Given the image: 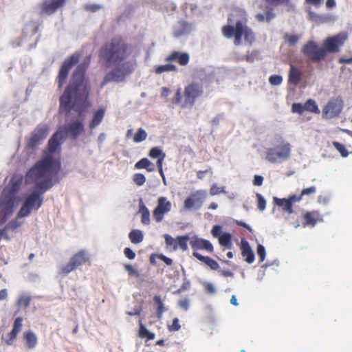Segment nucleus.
Here are the masks:
<instances>
[{"mask_svg": "<svg viewBox=\"0 0 352 352\" xmlns=\"http://www.w3.org/2000/svg\"><path fill=\"white\" fill-rule=\"evenodd\" d=\"M132 45L126 38L121 36H116L102 44L98 51L100 60L104 66L114 67L107 73L101 84L103 88L109 82H122L134 72L136 63L124 60L131 55Z\"/></svg>", "mask_w": 352, "mask_h": 352, "instance_id": "obj_1", "label": "nucleus"}, {"mask_svg": "<svg viewBox=\"0 0 352 352\" xmlns=\"http://www.w3.org/2000/svg\"><path fill=\"white\" fill-rule=\"evenodd\" d=\"M89 60L80 63L73 72L72 80L59 98V113L67 115L72 109L78 113L87 107V100L90 93V82L85 77Z\"/></svg>", "mask_w": 352, "mask_h": 352, "instance_id": "obj_2", "label": "nucleus"}, {"mask_svg": "<svg viewBox=\"0 0 352 352\" xmlns=\"http://www.w3.org/2000/svg\"><path fill=\"white\" fill-rule=\"evenodd\" d=\"M64 138L63 130L58 129L49 139L47 151L27 172V179L29 182L42 180L39 185L45 188V190L54 185L53 177L60 170V161L59 158L54 157L53 153L59 149Z\"/></svg>", "mask_w": 352, "mask_h": 352, "instance_id": "obj_3", "label": "nucleus"}, {"mask_svg": "<svg viewBox=\"0 0 352 352\" xmlns=\"http://www.w3.org/2000/svg\"><path fill=\"white\" fill-rule=\"evenodd\" d=\"M42 180L29 182L27 179V174L25 175V183L27 184H34L35 192L25 197L23 204L18 212V218H23L29 216L32 210H37L43 204L42 195L48 190L50 188L45 190V188L39 184Z\"/></svg>", "mask_w": 352, "mask_h": 352, "instance_id": "obj_4", "label": "nucleus"}, {"mask_svg": "<svg viewBox=\"0 0 352 352\" xmlns=\"http://www.w3.org/2000/svg\"><path fill=\"white\" fill-rule=\"evenodd\" d=\"M223 35L226 38H234V44L236 46L240 45L243 37L245 43L252 45L255 40L253 30L246 25L245 21L239 20L234 25H226L222 28Z\"/></svg>", "mask_w": 352, "mask_h": 352, "instance_id": "obj_5", "label": "nucleus"}, {"mask_svg": "<svg viewBox=\"0 0 352 352\" xmlns=\"http://www.w3.org/2000/svg\"><path fill=\"white\" fill-rule=\"evenodd\" d=\"M202 94V86L198 82H191L184 88L183 92L181 88H178L173 97L172 102L182 108L191 107Z\"/></svg>", "mask_w": 352, "mask_h": 352, "instance_id": "obj_6", "label": "nucleus"}, {"mask_svg": "<svg viewBox=\"0 0 352 352\" xmlns=\"http://www.w3.org/2000/svg\"><path fill=\"white\" fill-rule=\"evenodd\" d=\"M291 153V145L289 142L282 141L279 145L274 146L265 152V159L270 163H282L287 161Z\"/></svg>", "mask_w": 352, "mask_h": 352, "instance_id": "obj_7", "label": "nucleus"}, {"mask_svg": "<svg viewBox=\"0 0 352 352\" xmlns=\"http://www.w3.org/2000/svg\"><path fill=\"white\" fill-rule=\"evenodd\" d=\"M90 256L88 252L84 250H81L76 252L69 260L67 263L60 268L59 272L60 274L67 276L69 273H71L78 267H80L89 262Z\"/></svg>", "mask_w": 352, "mask_h": 352, "instance_id": "obj_8", "label": "nucleus"}, {"mask_svg": "<svg viewBox=\"0 0 352 352\" xmlns=\"http://www.w3.org/2000/svg\"><path fill=\"white\" fill-rule=\"evenodd\" d=\"M301 53L313 63H318L322 60L325 55V50L318 45L314 41H307L301 47Z\"/></svg>", "mask_w": 352, "mask_h": 352, "instance_id": "obj_9", "label": "nucleus"}, {"mask_svg": "<svg viewBox=\"0 0 352 352\" xmlns=\"http://www.w3.org/2000/svg\"><path fill=\"white\" fill-rule=\"evenodd\" d=\"M80 56V53L76 52L65 60L62 66H60L56 78L58 89L63 88L67 78L69 70L78 63Z\"/></svg>", "mask_w": 352, "mask_h": 352, "instance_id": "obj_10", "label": "nucleus"}, {"mask_svg": "<svg viewBox=\"0 0 352 352\" xmlns=\"http://www.w3.org/2000/svg\"><path fill=\"white\" fill-rule=\"evenodd\" d=\"M14 197L12 193L3 190L0 198V225L4 223L8 218L12 214Z\"/></svg>", "mask_w": 352, "mask_h": 352, "instance_id": "obj_11", "label": "nucleus"}, {"mask_svg": "<svg viewBox=\"0 0 352 352\" xmlns=\"http://www.w3.org/2000/svg\"><path fill=\"white\" fill-rule=\"evenodd\" d=\"M207 197V192L204 190H198L190 194L184 201V208L190 210L192 208L199 210Z\"/></svg>", "mask_w": 352, "mask_h": 352, "instance_id": "obj_12", "label": "nucleus"}, {"mask_svg": "<svg viewBox=\"0 0 352 352\" xmlns=\"http://www.w3.org/2000/svg\"><path fill=\"white\" fill-rule=\"evenodd\" d=\"M49 133V126L47 124H39L34 131H32L30 138L28 139L27 146L28 148L34 149L37 147L40 142L45 139Z\"/></svg>", "mask_w": 352, "mask_h": 352, "instance_id": "obj_13", "label": "nucleus"}, {"mask_svg": "<svg viewBox=\"0 0 352 352\" xmlns=\"http://www.w3.org/2000/svg\"><path fill=\"white\" fill-rule=\"evenodd\" d=\"M343 101L336 98L331 99L322 109V116L324 119H332L338 116L342 110Z\"/></svg>", "mask_w": 352, "mask_h": 352, "instance_id": "obj_14", "label": "nucleus"}, {"mask_svg": "<svg viewBox=\"0 0 352 352\" xmlns=\"http://www.w3.org/2000/svg\"><path fill=\"white\" fill-rule=\"evenodd\" d=\"M172 209L171 202L166 197H158L157 206L153 211V217L157 223L163 221L164 215L170 212Z\"/></svg>", "mask_w": 352, "mask_h": 352, "instance_id": "obj_15", "label": "nucleus"}, {"mask_svg": "<svg viewBox=\"0 0 352 352\" xmlns=\"http://www.w3.org/2000/svg\"><path fill=\"white\" fill-rule=\"evenodd\" d=\"M58 130L63 131L64 136L66 135L73 140H76L84 131L82 121H72L65 126L60 127Z\"/></svg>", "mask_w": 352, "mask_h": 352, "instance_id": "obj_16", "label": "nucleus"}, {"mask_svg": "<svg viewBox=\"0 0 352 352\" xmlns=\"http://www.w3.org/2000/svg\"><path fill=\"white\" fill-rule=\"evenodd\" d=\"M346 36L340 34L324 40L322 47L325 50V55L327 56V52L335 53L338 52L340 47L343 45Z\"/></svg>", "mask_w": 352, "mask_h": 352, "instance_id": "obj_17", "label": "nucleus"}, {"mask_svg": "<svg viewBox=\"0 0 352 352\" xmlns=\"http://www.w3.org/2000/svg\"><path fill=\"white\" fill-rule=\"evenodd\" d=\"M67 0H44L40 6L41 14H53L65 5Z\"/></svg>", "mask_w": 352, "mask_h": 352, "instance_id": "obj_18", "label": "nucleus"}, {"mask_svg": "<svg viewBox=\"0 0 352 352\" xmlns=\"http://www.w3.org/2000/svg\"><path fill=\"white\" fill-rule=\"evenodd\" d=\"M300 201V197H297V195H290L287 199L283 198L280 199L278 197L274 198V202L280 207L282 210L286 211L289 214H292L294 212V208H292V204L296 202H299Z\"/></svg>", "mask_w": 352, "mask_h": 352, "instance_id": "obj_19", "label": "nucleus"}, {"mask_svg": "<svg viewBox=\"0 0 352 352\" xmlns=\"http://www.w3.org/2000/svg\"><path fill=\"white\" fill-rule=\"evenodd\" d=\"M302 226L306 227H314L318 222L323 221L322 215L318 210H309L302 215Z\"/></svg>", "mask_w": 352, "mask_h": 352, "instance_id": "obj_20", "label": "nucleus"}, {"mask_svg": "<svg viewBox=\"0 0 352 352\" xmlns=\"http://www.w3.org/2000/svg\"><path fill=\"white\" fill-rule=\"evenodd\" d=\"M165 61L166 63H173L175 61L180 65L185 66L190 62V55L186 52L173 51L166 56Z\"/></svg>", "mask_w": 352, "mask_h": 352, "instance_id": "obj_21", "label": "nucleus"}, {"mask_svg": "<svg viewBox=\"0 0 352 352\" xmlns=\"http://www.w3.org/2000/svg\"><path fill=\"white\" fill-rule=\"evenodd\" d=\"M23 327V318L19 317L14 319L12 331L7 334L5 338V343L7 345H12L16 338L17 335L21 332Z\"/></svg>", "mask_w": 352, "mask_h": 352, "instance_id": "obj_22", "label": "nucleus"}, {"mask_svg": "<svg viewBox=\"0 0 352 352\" xmlns=\"http://www.w3.org/2000/svg\"><path fill=\"white\" fill-rule=\"evenodd\" d=\"M190 245L193 250H205L208 252H214V246L212 243L204 239L193 236L190 241Z\"/></svg>", "mask_w": 352, "mask_h": 352, "instance_id": "obj_23", "label": "nucleus"}, {"mask_svg": "<svg viewBox=\"0 0 352 352\" xmlns=\"http://www.w3.org/2000/svg\"><path fill=\"white\" fill-rule=\"evenodd\" d=\"M241 254L245 261L248 263H252L254 261V254L252 251L250 243L247 242L244 239H241Z\"/></svg>", "mask_w": 352, "mask_h": 352, "instance_id": "obj_24", "label": "nucleus"}, {"mask_svg": "<svg viewBox=\"0 0 352 352\" xmlns=\"http://www.w3.org/2000/svg\"><path fill=\"white\" fill-rule=\"evenodd\" d=\"M191 31L190 24L188 22L180 21L176 25L173 30V36L179 38L182 36L188 34Z\"/></svg>", "mask_w": 352, "mask_h": 352, "instance_id": "obj_25", "label": "nucleus"}, {"mask_svg": "<svg viewBox=\"0 0 352 352\" xmlns=\"http://www.w3.org/2000/svg\"><path fill=\"white\" fill-rule=\"evenodd\" d=\"M192 256L197 258L198 260H199L200 261H201L202 263H204L211 270H217L219 267V263L216 260L211 258L209 256H202L198 252H192Z\"/></svg>", "mask_w": 352, "mask_h": 352, "instance_id": "obj_26", "label": "nucleus"}, {"mask_svg": "<svg viewBox=\"0 0 352 352\" xmlns=\"http://www.w3.org/2000/svg\"><path fill=\"white\" fill-rule=\"evenodd\" d=\"M23 338L29 349L35 348L38 343V338L36 334L32 331H28L23 334Z\"/></svg>", "mask_w": 352, "mask_h": 352, "instance_id": "obj_27", "label": "nucleus"}, {"mask_svg": "<svg viewBox=\"0 0 352 352\" xmlns=\"http://www.w3.org/2000/svg\"><path fill=\"white\" fill-rule=\"evenodd\" d=\"M105 110L103 107H100L94 113L91 120L89 122V127L91 130L94 129L102 121L104 116Z\"/></svg>", "mask_w": 352, "mask_h": 352, "instance_id": "obj_28", "label": "nucleus"}, {"mask_svg": "<svg viewBox=\"0 0 352 352\" xmlns=\"http://www.w3.org/2000/svg\"><path fill=\"white\" fill-rule=\"evenodd\" d=\"M302 73L294 65H290L289 75H288V82L291 85H296L299 83L301 80Z\"/></svg>", "mask_w": 352, "mask_h": 352, "instance_id": "obj_29", "label": "nucleus"}, {"mask_svg": "<svg viewBox=\"0 0 352 352\" xmlns=\"http://www.w3.org/2000/svg\"><path fill=\"white\" fill-rule=\"evenodd\" d=\"M22 184V177L19 176H14L8 185V186L3 188V190H8L9 193H12L13 195V197L16 192H17L21 187Z\"/></svg>", "mask_w": 352, "mask_h": 352, "instance_id": "obj_30", "label": "nucleus"}, {"mask_svg": "<svg viewBox=\"0 0 352 352\" xmlns=\"http://www.w3.org/2000/svg\"><path fill=\"white\" fill-rule=\"evenodd\" d=\"M178 67L175 65L168 63L164 65H155L154 67V72L156 74H161L164 72H177Z\"/></svg>", "mask_w": 352, "mask_h": 352, "instance_id": "obj_31", "label": "nucleus"}, {"mask_svg": "<svg viewBox=\"0 0 352 352\" xmlns=\"http://www.w3.org/2000/svg\"><path fill=\"white\" fill-rule=\"evenodd\" d=\"M138 336L140 338H146L147 340H153L155 339V335L150 332L143 324L141 320H139Z\"/></svg>", "mask_w": 352, "mask_h": 352, "instance_id": "obj_32", "label": "nucleus"}, {"mask_svg": "<svg viewBox=\"0 0 352 352\" xmlns=\"http://www.w3.org/2000/svg\"><path fill=\"white\" fill-rule=\"evenodd\" d=\"M135 168L138 170L146 169V171L152 172L155 170V166L150 161L144 157L137 162L135 164Z\"/></svg>", "mask_w": 352, "mask_h": 352, "instance_id": "obj_33", "label": "nucleus"}, {"mask_svg": "<svg viewBox=\"0 0 352 352\" xmlns=\"http://www.w3.org/2000/svg\"><path fill=\"white\" fill-rule=\"evenodd\" d=\"M219 243L226 249H232V235L230 233L225 232L218 237Z\"/></svg>", "mask_w": 352, "mask_h": 352, "instance_id": "obj_34", "label": "nucleus"}, {"mask_svg": "<svg viewBox=\"0 0 352 352\" xmlns=\"http://www.w3.org/2000/svg\"><path fill=\"white\" fill-rule=\"evenodd\" d=\"M130 241L134 244L142 243L144 239L142 232L139 230H132L129 234Z\"/></svg>", "mask_w": 352, "mask_h": 352, "instance_id": "obj_35", "label": "nucleus"}, {"mask_svg": "<svg viewBox=\"0 0 352 352\" xmlns=\"http://www.w3.org/2000/svg\"><path fill=\"white\" fill-rule=\"evenodd\" d=\"M139 212L142 214V222L145 225L150 223V214L148 208L143 203H140L139 206Z\"/></svg>", "mask_w": 352, "mask_h": 352, "instance_id": "obj_36", "label": "nucleus"}, {"mask_svg": "<svg viewBox=\"0 0 352 352\" xmlns=\"http://www.w3.org/2000/svg\"><path fill=\"white\" fill-rule=\"evenodd\" d=\"M31 302V297L27 294H22L16 300V306L19 308H27Z\"/></svg>", "mask_w": 352, "mask_h": 352, "instance_id": "obj_37", "label": "nucleus"}, {"mask_svg": "<svg viewBox=\"0 0 352 352\" xmlns=\"http://www.w3.org/2000/svg\"><path fill=\"white\" fill-rule=\"evenodd\" d=\"M153 300L157 306V309H156L157 316V318H161L163 313L165 311L163 301L162 300L161 297L159 296H155Z\"/></svg>", "mask_w": 352, "mask_h": 352, "instance_id": "obj_38", "label": "nucleus"}, {"mask_svg": "<svg viewBox=\"0 0 352 352\" xmlns=\"http://www.w3.org/2000/svg\"><path fill=\"white\" fill-rule=\"evenodd\" d=\"M190 237L188 235H182L177 236V248H179L182 251L188 250V241Z\"/></svg>", "mask_w": 352, "mask_h": 352, "instance_id": "obj_39", "label": "nucleus"}, {"mask_svg": "<svg viewBox=\"0 0 352 352\" xmlns=\"http://www.w3.org/2000/svg\"><path fill=\"white\" fill-rule=\"evenodd\" d=\"M305 111H309L314 113H319V109L316 102L312 99H309L305 104Z\"/></svg>", "mask_w": 352, "mask_h": 352, "instance_id": "obj_40", "label": "nucleus"}, {"mask_svg": "<svg viewBox=\"0 0 352 352\" xmlns=\"http://www.w3.org/2000/svg\"><path fill=\"white\" fill-rule=\"evenodd\" d=\"M316 192V187L311 186L304 188L301 190L300 194L297 195V197H300V200L303 199L304 196H313Z\"/></svg>", "mask_w": 352, "mask_h": 352, "instance_id": "obj_41", "label": "nucleus"}, {"mask_svg": "<svg viewBox=\"0 0 352 352\" xmlns=\"http://www.w3.org/2000/svg\"><path fill=\"white\" fill-rule=\"evenodd\" d=\"M147 137V134L144 129H138L134 138L133 140L135 142L138 143L142 142L146 140Z\"/></svg>", "mask_w": 352, "mask_h": 352, "instance_id": "obj_42", "label": "nucleus"}, {"mask_svg": "<svg viewBox=\"0 0 352 352\" xmlns=\"http://www.w3.org/2000/svg\"><path fill=\"white\" fill-rule=\"evenodd\" d=\"M148 155L150 157L153 159H159L160 157H162V155L165 157V154L162 152V151L156 146L153 147L152 148L150 149Z\"/></svg>", "mask_w": 352, "mask_h": 352, "instance_id": "obj_43", "label": "nucleus"}, {"mask_svg": "<svg viewBox=\"0 0 352 352\" xmlns=\"http://www.w3.org/2000/svg\"><path fill=\"white\" fill-rule=\"evenodd\" d=\"M332 144L333 146H334V148L338 151V152L342 157L348 156V151L343 144H340L338 142H333Z\"/></svg>", "mask_w": 352, "mask_h": 352, "instance_id": "obj_44", "label": "nucleus"}, {"mask_svg": "<svg viewBox=\"0 0 352 352\" xmlns=\"http://www.w3.org/2000/svg\"><path fill=\"white\" fill-rule=\"evenodd\" d=\"M265 3L271 6H288L290 0H264Z\"/></svg>", "mask_w": 352, "mask_h": 352, "instance_id": "obj_45", "label": "nucleus"}, {"mask_svg": "<svg viewBox=\"0 0 352 352\" xmlns=\"http://www.w3.org/2000/svg\"><path fill=\"white\" fill-rule=\"evenodd\" d=\"M165 243L167 247L172 248L173 250H177V238L174 239L170 235L165 234Z\"/></svg>", "mask_w": 352, "mask_h": 352, "instance_id": "obj_46", "label": "nucleus"}, {"mask_svg": "<svg viewBox=\"0 0 352 352\" xmlns=\"http://www.w3.org/2000/svg\"><path fill=\"white\" fill-rule=\"evenodd\" d=\"M223 193H226L225 187H219L217 184H213L210 188V195L211 196H215Z\"/></svg>", "mask_w": 352, "mask_h": 352, "instance_id": "obj_47", "label": "nucleus"}, {"mask_svg": "<svg viewBox=\"0 0 352 352\" xmlns=\"http://www.w3.org/2000/svg\"><path fill=\"white\" fill-rule=\"evenodd\" d=\"M168 330L170 332L178 331L181 329V326L179 324V320L178 318H174L173 320V323L170 325L167 326Z\"/></svg>", "mask_w": 352, "mask_h": 352, "instance_id": "obj_48", "label": "nucleus"}, {"mask_svg": "<svg viewBox=\"0 0 352 352\" xmlns=\"http://www.w3.org/2000/svg\"><path fill=\"white\" fill-rule=\"evenodd\" d=\"M133 181L138 186H142L146 182L145 176L142 173H135L133 176Z\"/></svg>", "mask_w": 352, "mask_h": 352, "instance_id": "obj_49", "label": "nucleus"}, {"mask_svg": "<svg viewBox=\"0 0 352 352\" xmlns=\"http://www.w3.org/2000/svg\"><path fill=\"white\" fill-rule=\"evenodd\" d=\"M292 111H293V113L302 114L305 111V104L300 103L292 104Z\"/></svg>", "mask_w": 352, "mask_h": 352, "instance_id": "obj_50", "label": "nucleus"}, {"mask_svg": "<svg viewBox=\"0 0 352 352\" xmlns=\"http://www.w3.org/2000/svg\"><path fill=\"white\" fill-rule=\"evenodd\" d=\"M124 269L128 272L129 275L130 276H134V277H140V273L137 270H135L133 266L130 264H126L124 265Z\"/></svg>", "mask_w": 352, "mask_h": 352, "instance_id": "obj_51", "label": "nucleus"}, {"mask_svg": "<svg viewBox=\"0 0 352 352\" xmlns=\"http://www.w3.org/2000/svg\"><path fill=\"white\" fill-rule=\"evenodd\" d=\"M285 38L286 41L288 43V44L290 46H294L297 43V42L299 39L298 36L293 35V34H287L285 35Z\"/></svg>", "mask_w": 352, "mask_h": 352, "instance_id": "obj_52", "label": "nucleus"}, {"mask_svg": "<svg viewBox=\"0 0 352 352\" xmlns=\"http://www.w3.org/2000/svg\"><path fill=\"white\" fill-rule=\"evenodd\" d=\"M282 77L279 75H272L269 78V82L272 85H279L282 82Z\"/></svg>", "mask_w": 352, "mask_h": 352, "instance_id": "obj_53", "label": "nucleus"}, {"mask_svg": "<svg viewBox=\"0 0 352 352\" xmlns=\"http://www.w3.org/2000/svg\"><path fill=\"white\" fill-rule=\"evenodd\" d=\"M101 8L102 6L98 4H86L84 6L85 10L91 12H96V11H98Z\"/></svg>", "mask_w": 352, "mask_h": 352, "instance_id": "obj_54", "label": "nucleus"}, {"mask_svg": "<svg viewBox=\"0 0 352 352\" xmlns=\"http://www.w3.org/2000/svg\"><path fill=\"white\" fill-rule=\"evenodd\" d=\"M21 226V224L20 223L17 222V221L12 220L9 223H8L3 229H6V231L7 232V230H8L10 229H12V230L16 229V228H19Z\"/></svg>", "mask_w": 352, "mask_h": 352, "instance_id": "obj_55", "label": "nucleus"}, {"mask_svg": "<svg viewBox=\"0 0 352 352\" xmlns=\"http://www.w3.org/2000/svg\"><path fill=\"white\" fill-rule=\"evenodd\" d=\"M222 232V227L218 225L214 226L211 230V234L213 237H219L222 234L221 232Z\"/></svg>", "mask_w": 352, "mask_h": 352, "instance_id": "obj_56", "label": "nucleus"}, {"mask_svg": "<svg viewBox=\"0 0 352 352\" xmlns=\"http://www.w3.org/2000/svg\"><path fill=\"white\" fill-rule=\"evenodd\" d=\"M256 197H257V199H258V208L261 211L264 210V209L265 208V201L264 198L260 194H257V195H256Z\"/></svg>", "mask_w": 352, "mask_h": 352, "instance_id": "obj_57", "label": "nucleus"}, {"mask_svg": "<svg viewBox=\"0 0 352 352\" xmlns=\"http://www.w3.org/2000/svg\"><path fill=\"white\" fill-rule=\"evenodd\" d=\"M124 254H125L126 257L128 259H129V260H133V259H135V256H136L135 252H133V251H132V250H131V248H126L124 249Z\"/></svg>", "mask_w": 352, "mask_h": 352, "instance_id": "obj_58", "label": "nucleus"}, {"mask_svg": "<svg viewBox=\"0 0 352 352\" xmlns=\"http://www.w3.org/2000/svg\"><path fill=\"white\" fill-rule=\"evenodd\" d=\"M204 287H205L206 292H208V294H215L216 289L214 285H212V283H206L204 284Z\"/></svg>", "mask_w": 352, "mask_h": 352, "instance_id": "obj_59", "label": "nucleus"}, {"mask_svg": "<svg viewBox=\"0 0 352 352\" xmlns=\"http://www.w3.org/2000/svg\"><path fill=\"white\" fill-rule=\"evenodd\" d=\"M258 255L260 257V261H263L265 256V248L262 246L261 245H258L257 249Z\"/></svg>", "mask_w": 352, "mask_h": 352, "instance_id": "obj_60", "label": "nucleus"}, {"mask_svg": "<svg viewBox=\"0 0 352 352\" xmlns=\"http://www.w3.org/2000/svg\"><path fill=\"white\" fill-rule=\"evenodd\" d=\"M258 56V51H254L251 53H248L245 55V60L247 62L252 63L254 61V57Z\"/></svg>", "mask_w": 352, "mask_h": 352, "instance_id": "obj_61", "label": "nucleus"}, {"mask_svg": "<svg viewBox=\"0 0 352 352\" xmlns=\"http://www.w3.org/2000/svg\"><path fill=\"white\" fill-rule=\"evenodd\" d=\"M263 178L261 175H255L253 180V184L256 186H261L263 184Z\"/></svg>", "mask_w": 352, "mask_h": 352, "instance_id": "obj_62", "label": "nucleus"}, {"mask_svg": "<svg viewBox=\"0 0 352 352\" xmlns=\"http://www.w3.org/2000/svg\"><path fill=\"white\" fill-rule=\"evenodd\" d=\"M158 258H160V259L164 262L167 265H171L173 264V260L163 254L158 255Z\"/></svg>", "mask_w": 352, "mask_h": 352, "instance_id": "obj_63", "label": "nucleus"}, {"mask_svg": "<svg viewBox=\"0 0 352 352\" xmlns=\"http://www.w3.org/2000/svg\"><path fill=\"white\" fill-rule=\"evenodd\" d=\"M235 223L240 227L245 228L247 230H248L250 232H252V228L246 224L243 221L236 220Z\"/></svg>", "mask_w": 352, "mask_h": 352, "instance_id": "obj_64", "label": "nucleus"}]
</instances>
